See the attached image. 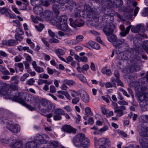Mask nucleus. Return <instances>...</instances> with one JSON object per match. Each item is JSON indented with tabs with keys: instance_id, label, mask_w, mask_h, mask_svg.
I'll use <instances>...</instances> for the list:
<instances>
[{
	"instance_id": "nucleus-22",
	"label": "nucleus",
	"mask_w": 148,
	"mask_h": 148,
	"mask_svg": "<svg viewBox=\"0 0 148 148\" xmlns=\"http://www.w3.org/2000/svg\"><path fill=\"white\" fill-rule=\"evenodd\" d=\"M2 43L7 46H14L17 45L18 43V42L14 40L10 39L3 41L2 42Z\"/></svg>"
},
{
	"instance_id": "nucleus-38",
	"label": "nucleus",
	"mask_w": 148,
	"mask_h": 148,
	"mask_svg": "<svg viewBox=\"0 0 148 148\" xmlns=\"http://www.w3.org/2000/svg\"><path fill=\"white\" fill-rule=\"evenodd\" d=\"M40 102L43 106L45 107L48 105L49 102L45 99L42 98L40 100Z\"/></svg>"
},
{
	"instance_id": "nucleus-36",
	"label": "nucleus",
	"mask_w": 148,
	"mask_h": 148,
	"mask_svg": "<svg viewBox=\"0 0 148 148\" xmlns=\"http://www.w3.org/2000/svg\"><path fill=\"white\" fill-rule=\"evenodd\" d=\"M125 42V40L123 39H117L115 43H114V45L115 46L119 47L121 45H123Z\"/></svg>"
},
{
	"instance_id": "nucleus-30",
	"label": "nucleus",
	"mask_w": 148,
	"mask_h": 148,
	"mask_svg": "<svg viewBox=\"0 0 148 148\" xmlns=\"http://www.w3.org/2000/svg\"><path fill=\"white\" fill-rule=\"evenodd\" d=\"M88 43L93 48L96 49H99L100 48L99 45L97 43L92 41H89Z\"/></svg>"
},
{
	"instance_id": "nucleus-48",
	"label": "nucleus",
	"mask_w": 148,
	"mask_h": 148,
	"mask_svg": "<svg viewBox=\"0 0 148 148\" xmlns=\"http://www.w3.org/2000/svg\"><path fill=\"white\" fill-rule=\"evenodd\" d=\"M22 49L24 51H27V52L31 54L32 55H33V51L30 49L29 47L27 46H25L23 47Z\"/></svg>"
},
{
	"instance_id": "nucleus-47",
	"label": "nucleus",
	"mask_w": 148,
	"mask_h": 148,
	"mask_svg": "<svg viewBox=\"0 0 148 148\" xmlns=\"http://www.w3.org/2000/svg\"><path fill=\"white\" fill-rule=\"evenodd\" d=\"M29 46L30 48L32 49H34L35 51H39V49H40V47L39 45H38L37 46L36 48L34 49L35 47V44L34 42L32 43Z\"/></svg>"
},
{
	"instance_id": "nucleus-39",
	"label": "nucleus",
	"mask_w": 148,
	"mask_h": 148,
	"mask_svg": "<svg viewBox=\"0 0 148 148\" xmlns=\"http://www.w3.org/2000/svg\"><path fill=\"white\" fill-rule=\"evenodd\" d=\"M77 77L83 83L87 82V80L86 77L82 74H78L76 75Z\"/></svg>"
},
{
	"instance_id": "nucleus-53",
	"label": "nucleus",
	"mask_w": 148,
	"mask_h": 148,
	"mask_svg": "<svg viewBox=\"0 0 148 148\" xmlns=\"http://www.w3.org/2000/svg\"><path fill=\"white\" fill-rule=\"evenodd\" d=\"M34 69L38 73L43 72L44 71L43 68L39 66L36 67Z\"/></svg>"
},
{
	"instance_id": "nucleus-14",
	"label": "nucleus",
	"mask_w": 148,
	"mask_h": 148,
	"mask_svg": "<svg viewBox=\"0 0 148 148\" xmlns=\"http://www.w3.org/2000/svg\"><path fill=\"white\" fill-rule=\"evenodd\" d=\"M117 0H103L102 1V5L106 7V8L109 9L115 7Z\"/></svg>"
},
{
	"instance_id": "nucleus-29",
	"label": "nucleus",
	"mask_w": 148,
	"mask_h": 148,
	"mask_svg": "<svg viewBox=\"0 0 148 148\" xmlns=\"http://www.w3.org/2000/svg\"><path fill=\"white\" fill-rule=\"evenodd\" d=\"M0 94L3 95H10L7 88L4 86L0 90Z\"/></svg>"
},
{
	"instance_id": "nucleus-6",
	"label": "nucleus",
	"mask_w": 148,
	"mask_h": 148,
	"mask_svg": "<svg viewBox=\"0 0 148 148\" xmlns=\"http://www.w3.org/2000/svg\"><path fill=\"white\" fill-rule=\"evenodd\" d=\"M100 6L103 7V10L102 11H105L104 14L102 16V21L101 23V25L107 24L108 23H112L114 21L113 16L115 12L113 10H108L105 7Z\"/></svg>"
},
{
	"instance_id": "nucleus-27",
	"label": "nucleus",
	"mask_w": 148,
	"mask_h": 148,
	"mask_svg": "<svg viewBox=\"0 0 148 148\" xmlns=\"http://www.w3.org/2000/svg\"><path fill=\"white\" fill-rule=\"evenodd\" d=\"M10 10L5 8H3L0 9V12L2 14H5V15L7 17H8L9 15V13L10 12Z\"/></svg>"
},
{
	"instance_id": "nucleus-11",
	"label": "nucleus",
	"mask_w": 148,
	"mask_h": 148,
	"mask_svg": "<svg viewBox=\"0 0 148 148\" xmlns=\"http://www.w3.org/2000/svg\"><path fill=\"white\" fill-rule=\"evenodd\" d=\"M67 16L65 15H63L60 16H57L53 18L51 20V23L52 25H56L57 24V23L60 24L67 23Z\"/></svg>"
},
{
	"instance_id": "nucleus-8",
	"label": "nucleus",
	"mask_w": 148,
	"mask_h": 148,
	"mask_svg": "<svg viewBox=\"0 0 148 148\" xmlns=\"http://www.w3.org/2000/svg\"><path fill=\"white\" fill-rule=\"evenodd\" d=\"M112 105L114 108V112L116 113V117H120L124 115L123 111L126 109L125 106L123 105L118 106L117 104L114 102H112Z\"/></svg>"
},
{
	"instance_id": "nucleus-44",
	"label": "nucleus",
	"mask_w": 148,
	"mask_h": 148,
	"mask_svg": "<svg viewBox=\"0 0 148 148\" xmlns=\"http://www.w3.org/2000/svg\"><path fill=\"white\" fill-rule=\"evenodd\" d=\"M43 14L44 16V17L48 18L52 14V12L50 11L46 10L44 12Z\"/></svg>"
},
{
	"instance_id": "nucleus-54",
	"label": "nucleus",
	"mask_w": 148,
	"mask_h": 148,
	"mask_svg": "<svg viewBox=\"0 0 148 148\" xmlns=\"http://www.w3.org/2000/svg\"><path fill=\"white\" fill-rule=\"evenodd\" d=\"M85 112L87 114L91 116L92 115V112L90 108L89 107H87L85 108Z\"/></svg>"
},
{
	"instance_id": "nucleus-4",
	"label": "nucleus",
	"mask_w": 148,
	"mask_h": 148,
	"mask_svg": "<svg viewBox=\"0 0 148 148\" xmlns=\"http://www.w3.org/2000/svg\"><path fill=\"white\" fill-rule=\"evenodd\" d=\"M7 114L5 110L3 111L2 115L0 117V122L1 124H5L6 127L12 133L17 134L20 130V126L16 124H12L8 120Z\"/></svg>"
},
{
	"instance_id": "nucleus-7",
	"label": "nucleus",
	"mask_w": 148,
	"mask_h": 148,
	"mask_svg": "<svg viewBox=\"0 0 148 148\" xmlns=\"http://www.w3.org/2000/svg\"><path fill=\"white\" fill-rule=\"evenodd\" d=\"M28 94L24 92H18L15 94L12 99L14 101L23 105H24L25 103V101L26 100V97L27 98Z\"/></svg>"
},
{
	"instance_id": "nucleus-28",
	"label": "nucleus",
	"mask_w": 148,
	"mask_h": 148,
	"mask_svg": "<svg viewBox=\"0 0 148 148\" xmlns=\"http://www.w3.org/2000/svg\"><path fill=\"white\" fill-rule=\"evenodd\" d=\"M62 82L68 85L74 86L76 84V83L74 80L71 79H64L62 81Z\"/></svg>"
},
{
	"instance_id": "nucleus-62",
	"label": "nucleus",
	"mask_w": 148,
	"mask_h": 148,
	"mask_svg": "<svg viewBox=\"0 0 148 148\" xmlns=\"http://www.w3.org/2000/svg\"><path fill=\"white\" fill-rule=\"evenodd\" d=\"M39 77L40 78L44 79H48L49 78V76L46 74H42L39 75Z\"/></svg>"
},
{
	"instance_id": "nucleus-12",
	"label": "nucleus",
	"mask_w": 148,
	"mask_h": 148,
	"mask_svg": "<svg viewBox=\"0 0 148 148\" xmlns=\"http://www.w3.org/2000/svg\"><path fill=\"white\" fill-rule=\"evenodd\" d=\"M26 101L30 102L34 107L40 108V99L38 97H34L30 94H28Z\"/></svg>"
},
{
	"instance_id": "nucleus-20",
	"label": "nucleus",
	"mask_w": 148,
	"mask_h": 148,
	"mask_svg": "<svg viewBox=\"0 0 148 148\" xmlns=\"http://www.w3.org/2000/svg\"><path fill=\"white\" fill-rule=\"evenodd\" d=\"M85 24V22L84 20L80 18H78L76 19L74 22V24L73 27L74 28H76L77 27H80L83 26Z\"/></svg>"
},
{
	"instance_id": "nucleus-45",
	"label": "nucleus",
	"mask_w": 148,
	"mask_h": 148,
	"mask_svg": "<svg viewBox=\"0 0 148 148\" xmlns=\"http://www.w3.org/2000/svg\"><path fill=\"white\" fill-rule=\"evenodd\" d=\"M65 42L66 44L69 45H76L75 40L73 39L66 40L65 41Z\"/></svg>"
},
{
	"instance_id": "nucleus-56",
	"label": "nucleus",
	"mask_w": 148,
	"mask_h": 148,
	"mask_svg": "<svg viewBox=\"0 0 148 148\" xmlns=\"http://www.w3.org/2000/svg\"><path fill=\"white\" fill-rule=\"evenodd\" d=\"M48 104V105L45 107L46 108V110L47 112H49L52 110L53 106L50 102Z\"/></svg>"
},
{
	"instance_id": "nucleus-34",
	"label": "nucleus",
	"mask_w": 148,
	"mask_h": 148,
	"mask_svg": "<svg viewBox=\"0 0 148 148\" xmlns=\"http://www.w3.org/2000/svg\"><path fill=\"white\" fill-rule=\"evenodd\" d=\"M84 37L83 36L81 35H77L75 37V39L74 40L76 45L83 40Z\"/></svg>"
},
{
	"instance_id": "nucleus-64",
	"label": "nucleus",
	"mask_w": 148,
	"mask_h": 148,
	"mask_svg": "<svg viewBox=\"0 0 148 148\" xmlns=\"http://www.w3.org/2000/svg\"><path fill=\"white\" fill-rule=\"evenodd\" d=\"M108 126L106 125L104 127L101 128L99 131L101 133L103 132H104L106 131L108 129Z\"/></svg>"
},
{
	"instance_id": "nucleus-58",
	"label": "nucleus",
	"mask_w": 148,
	"mask_h": 148,
	"mask_svg": "<svg viewBox=\"0 0 148 148\" xmlns=\"http://www.w3.org/2000/svg\"><path fill=\"white\" fill-rule=\"evenodd\" d=\"M79 101V98L78 97H76L72 100V103L73 104H77Z\"/></svg>"
},
{
	"instance_id": "nucleus-10",
	"label": "nucleus",
	"mask_w": 148,
	"mask_h": 148,
	"mask_svg": "<svg viewBox=\"0 0 148 148\" xmlns=\"http://www.w3.org/2000/svg\"><path fill=\"white\" fill-rule=\"evenodd\" d=\"M94 141L95 146L96 148H97L99 145H101L110 147L111 144V143L109 139L106 138H101L98 140H97L96 138H95Z\"/></svg>"
},
{
	"instance_id": "nucleus-31",
	"label": "nucleus",
	"mask_w": 148,
	"mask_h": 148,
	"mask_svg": "<svg viewBox=\"0 0 148 148\" xmlns=\"http://www.w3.org/2000/svg\"><path fill=\"white\" fill-rule=\"evenodd\" d=\"M111 36H108V40L110 42H112L114 45V43H115L117 39L116 36L114 34L111 35Z\"/></svg>"
},
{
	"instance_id": "nucleus-40",
	"label": "nucleus",
	"mask_w": 148,
	"mask_h": 148,
	"mask_svg": "<svg viewBox=\"0 0 148 148\" xmlns=\"http://www.w3.org/2000/svg\"><path fill=\"white\" fill-rule=\"evenodd\" d=\"M139 25H137L136 26H132V27L131 31L133 33H138L139 32Z\"/></svg>"
},
{
	"instance_id": "nucleus-46",
	"label": "nucleus",
	"mask_w": 148,
	"mask_h": 148,
	"mask_svg": "<svg viewBox=\"0 0 148 148\" xmlns=\"http://www.w3.org/2000/svg\"><path fill=\"white\" fill-rule=\"evenodd\" d=\"M65 35L68 36H71L72 35L73 31L69 27L66 30H64Z\"/></svg>"
},
{
	"instance_id": "nucleus-17",
	"label": "nucleus",
	"mask_w": 148,
	"mask_h": 148,
	"mask_svg": "<svg viewBox=\"0 0 148 148\" xmlns=\"http://www.w3.org/2000/svg\"><path fill=\"white\" fill-rule=\"evenodd\" d=\"M132 26V25H129L126 28L125 30L124 25L123 24L121 25L120 28L122 31L120 33L121 36L122 37H125L127 34H128Z\"/></svg>"
},
{
	"instance_id": "nucleus-59",
	"label": "nucleus",
	"mask_w": 148,
	"mask_h": 148,
	"mask_svg": "<svg viewBox=\"0 0 148 148\" xmlns=\"http://www.w3.org/2000/svg\"><path fill=\"white\" fill-rule=\"evenodd\" d=\"M29 76V75L27 73L24 74L20 78V80L22 82H24L25 79Z\"/></svg>"
},
{
	"instance_id": "nucleus-52",
	"label": "nucleus",
	"mask_w": 148,
	"mask_h": 148,
	"mask_svg": "<svg viewBox=\"0 0 148 148\" xmlns=\"http://www.w3.org/2000/svg\"><path fill=\"white\" fill-rule=\"evenodd\" d=\"M125 19H129L131 18L132 17V14L130 12H126L124 14Z\"/></svg>"
},
{
	"instance_id": "nucleus-19",
	"label": "nucleus",
	"mask_w": 148,
	"mask_h": 148,
	"mask_svg": "<svg viewBox=\"0 0 148 148\" xmlns=\"http://www.w3.org/2000/svg\"><path fill=\"white\" fill-rule=\"evenodd\" d=\"M131 53L128 51H125L123 52L122 55L117 56L116 59L119 60H129L130 58Z\"/></svg>"
},
{
	"instance_id": "nucleus-9",
	"label": "nucleus",
	"mask_w": 148,
	"mask_h": 148,
	"mask_svg": "<svg viewBox=\"0 0 148 148\" xmlns=\"http://www.w3.org/2000/svg\"><path fill=\"white\" fill-rule=\"evenodd\" d=\"M34 140L38 141L37 142H36L38 148H39V146L41 144L47 143V140L45 139H48L49 137L47 134L41 135L38 134L34 136Z\"/></svg>"
},
{
	"instance_id": "nucleus-60",
	"label": "nucleus",
	"mask_w": 148,
	"mask_h": 148,
	"mask_svg": "<svg viewBox=\"0 0 148 148\" xmlns=\"http://www.w3.org/2000/svg\"><path fill=\"white\" fill-rule=\"evenodd\" d=\"M50 92L52 93H55L56 91V89L53 85H51L49 88Z\"/></svg>"
},
{
	"instance_id": "nucleus-42",
	"label": "nucleus",
	"mask_w": 148,
	"mask_h": 148,
	"mask_svg": "<svg viewBox=\"0 0 148 148\" xmlns=\"http://www.w3.org/2000/svg\"><path fill=\"white\" fill-rule=\"evenodd\" d=\"M57 93L58 95L57 96L58 97L62 99H64V95L65 91L62 90H60L57 92Z\"/></svg>"
},
{
	"instance_id": "nucleus-1",
	"label": "nucleus",
	"mask_w": 148,
	"mask_h": 148,
	"mask_svg": "<svg viewBox=\"0 0 148 148\" xmlns=\"http://www.w3.org/2000/svg\"><path fill=\"white\" fill-rule=\"evenodd\" d=\"M139 85L135 87L136 96L141 108L143 110H148V93L146 92L147 88L143 86L142 84H148V71L146 74L145 77H142L139 81Z\"/></svg>"
},
{
	"instance_id": "nucleus-37",
	"label": "nucleus",
	"mask_w": 148,
	"mask_h": 148,
	"mask_svg": "<svg viewBox=\"0 0 148 148\" xmlns=\"http://www.w3.org/2000/svg\"><path fill=\"white\" fill-rule=\"evenodd\" d=\"M55 52L58 56H59L64 55L65 52L63 50L59 49L55 50Z\"/></svg>"
},
{
	"instance_id": "nucleus-24",
	"label": "nucleus",
	"mask_w": 148,
	"mask_h": 148,
	"mask_svg": "<svg viewBox=\"0 0 148 148\" xmlns=\"http://www.w3.org/2000/svg\"><path fill=\"white\" fill-rule=\"evenodd\" d=\"M24 148H37L38 147L35 141H30L26 143L24 145Z\"/></svg>"
},
{
	"instance_id": "nucleus-5",
	"label": "nucleus",
	"mask_w": 148,
	"mask_h": 148,
	"mask_svg": "<svg viewBox=\"0 0 148 148\" xmlns=\"http://www.w3.org/2000/svg\"><path fill=\"white\" fill-rule=\"evenodd\" d=\"M70 6L69 9L71 12L74 14L73 17L75 18L79 17L81 15L85 14L86 11L84 9H82V6L77 3L75 1L72 0H69L68 3Z\"/></svg>"
},
{
	"instance_id": "nucleus-13",
	"label": "nucleus",
	"mask_w": 148,
	"mask_h": 148,
	"mask_svg": "<svg viewBox=\"0 0 148 148\" xmlns=\"http://www.w3.org/2000/svg\"><path fill=\"white\" fill-rule=\"evenodd\" d=\"M111 24L108 23L107 24H104L101 25L102 27H103V32L107 36L111 35L113 33L114 30L112 28Z\"/></svg>"
},
{
	"instance_id": "nucleus-21",
	"label": "nucleus",
	"mask_w": 148,
	"mask_h": 148,
	"mask_svg": "<svg viewBox=\"0 0 148 148\" xmlns=\"http://www.w3.org/2000/svg\"><path fill=\"white\" fill-rule=\"evenodd\" d=\"M139 132L141 136L143 137H148V127L145 126H141Z\"/></svg>"
},
{
	"instance_id": "nucleus-41",
	"label": "nucleus",
	"mask_w": 148,
	"mask_h": 148,
	"mask_svg": "<svg viewBox=\"0 0 148 148\" xmlns=\"http://www.w3.org/2000/svg\"><path fill=\"white\" fill-rule=\"evenodd\" d=\"M49 144L51 145L56 147H59L60 145V143L58 141L54 140L51 141Z\"/></svg>"
},
{
	"instance_id": "nucleus-61",
	"label": "nucleus",
	"mask_w": 148,
	"mask_h": 148,
	"mask_svg": "<svg viewBox=\"0 0 148 148\" xmlns=\"http://www.w3.org/2000/svg\"><path fill=\"white\" fill-rule=\"evenodd\" d=\"M120 50L121 49L120 48H116L115 50V53H116L118 55L117 56L119 55L121 56L123 53V52L121 51Z\"/></svg>"
},
{
	"instance_id": "nucleus-50",
	"label": "nucleus",
	"mask_w": 148,
	"mask_h": 148,
	"mask_svg": "<svg viewBox=\"0 0 148 148\" xmlns=\"http://www.w3.org/2000/svg\"><path fill=\"white\" fill-rule=\"evenodd\" d=\"M12 139H6L5 138H2L1 140V141L2 143H5L8 144L10 145L11 144V143H12Z\"/></svg>"
},
{
	"instance_id": "nucleus-25",
	"label": "nucleus",
	"mask_w": 148,
	"mask_h": 148,
	"mask_svg": "<svg viewBox=\"0 0 148 148\" xmlns=\"http://www.w3.org/2000/svg\"><path fill=\"white\" fill-rule=\"evenodd\" d=\"M59 29L64 31L68 28L67 23H64L59 24V23H57V25H55Z\"/></svg>"
},
{
	"instance_id": "nucleus-32",
	"label": "nucleus",
	"mask_w": 148,
	"mask_h": 148,
	"mask_svg": "<svg viewBox=\"0 0 148 148\" xmlns=\"http://www.w3.org/2000/svg\"><path fill=\"white\" fill-rule=\"evenodd\" d=\"M0 71L4 75H9L10 74L9 71L6 69V68L1 65H0Z\"/></svg>"
},
{
	"instance_id": "nucleus-57",
	"label": "nucleus",
	"mask_w": 148,
	"mask_h": 148,
	"mask_svg": "<svg viewBox=\"0 0 148 148\" xmlns=\"http://www.w3.org/2000/svg\"><path fill=\"white\" fill-rule=\"evenodd\" d=\"M116 3L117 5H115V7L116 8L119 7L122 5L123 4V2L122 0H117Z\"/></svg>"
},
{
	"instance_id": "nucleus-18",
	"label": "nucleus",
	"mask_w": 148,
	"mask_h": 148,
	"mask_svg": "<svg viewBox=\"0 0 148 148\" xmlns=\"http://www.w3.org/2000/svg\"><path fill=\"white\" fill-rule=\"evenodd\" d=\"M62 131L69 133L75 134L77 130L69 125H63L62 128Z\"/></svg>"
},
{
	"instance_id": "nucleus-49",
	"label": "nucleus",
	"mask_w": 148,
	"mask_h": 148,
	"mask_svg": "<svg viewBox=\"0 0 148 148\" xmlns=\"http://www.w3.org/2000/svg\"><path fill=\"white\" fill-rule=\"evenodd\" d=\"M25 105L26 107H27L29 110L31 111H33L34 110H36V108H38V107H35L34 106H32L31 105H29L27 104L26 103H25V104L24 105Z\"/></svg>"
},
{
	"instance_id": "nucleus-26",
	"label": "nucleus",
	"mask_w": 148,
	"mask_h": 148,
	"mask_svg": "<svg viewBox=\"0 0 148 148\" xmlns=\"http://www.w3.org/2000/svg\"><path fill=\"white\" fill-rule=\"evenodd\" d=\"M35 13L37 14H40L43 11L42 8L40 6H37L34 8V9Z\"/></svg>"
},
{
	"instance_id": "nucleus-33",
	"label": "nucleus",
	"mask_w": 148,
	"mask_h": 148,
	"mask_svg": "<svg viewBox=\"0 0 148 148\" xmlns=\"http://www.w3.org/2000/svg\"><path fill=\"white\" fill-rule=\"evenodd\" d=\"M59 8L60 5L58 4H54L52 5V9L53 11L57 14H59L60 13Z\"/></svg>"
},
{
	"instance_id": "nucleus-3",
	"label": "nucleus",
	"mask_w": 148,
	"mask_h": 148,
	"mask_svg": "<svg viewBox=\"0 0 148 148\" xmlns=\"http://www.w3.org/2000/svg\"><path fill=\"white\" fill-rule=\"evenodd\" d=\"M74 145L76 147L88 148L90 145V140L84 133L77 134L71 140Z\"/></svg>"
},
{
	"instance_id": "nucleus-51",
	"label": "nucleus",
	"mask_w": 148,
	"mask_h": 148,
	"mask_svg": "<svg viewBox=\"0 0 148 148\" xmlns=\"http://www.w3.org/2000/svg\"><path fill=\"white\" fill-rule=\"evenodd\" d=\"M36 29L39 32L41 31L44 27V25L43 24H40L38 26H35Z\"/></svg>"
},
{
	"instance_id": "nucleus-43",
	"label": "nucleus",
	"mask_w": 148,
	"mask_h": 148,
	"mask_svg": "<svg viewBox=\"0 0 148 148\" xmlns=\"http://www.w3.org/2000/svg\"><path fill=\"white\" fill-rule=\"evenodd\" d=\"M56 2L62 6H64L65 4L68 3L69 0H56Z\"/></svg>"
},
{
	"instance_id": "nucleus-35",
	"label": "nucleus",
	"mask_w": 148,
	"mask_h": 148,
	"mask_svg": "<svg viewBox=\"0 0 148 148\" xmlns=\"http://www.w3.org/2000/svg\"><path fill=\"white\" fill-rule=\"evenodd\" d=\"M130 72H133L139 70L140 69V67L138 65H132L130 67Z\"/></svg>"
},
{
	"instance_id": "nucleus-23",
	"label": "nucleus",
	"mask_w": 148,
	"mask_h": 148,
	"mask_svg": "<svg viewBox=\"0 0 148 148\" xmlns=\"http://www.w3.org/2000/svg\"><path fill=\"white\" fill-rule=\"evenodd\" d=\"M12 143H11L10 147L12 148H22L23 146L22 143L20 141L16 142L15 140L12 139Z\"/></svg>"
},
{
	"instance_id": "nucleus-55",
	"label": "nucleus",
	"mask_w": 148,
	"mask_h": 148,
	"mask_svg": "<svg viewBox=\"0 0 148 148\" xmlns=\"http://www.w3.org/2000/svg\"><path fill=\"white\" fill-rule=\"evenodd\" d=\"M116 79L114 77H112L110 80V83L113 87L116 88Z\"/></svg>"
},
{
	"instance_id": "nucleus-63",
	"label": "nucleus",
	"mask_w": 148,
	"mask_h": 148,
	"mask_svg": "<svg viewBox=\"0 0 148 148\" xmlns=\"http://www.w3.org/2000/svg\"><path fill=\"white\" fill-rule=\"evenodd\" d=\"M21 35L16 34L15 36V37L16 40H19V41H21L23 40V37L21 36Z\"/></svg>"
},
{
	"instance_id": "nucleus-15",
	"label": "nucleus",
	"mask_w": 148,
	"mask_h": 148,
	"mask_svg": "<svg viewBox=\"0 0 148 148\" xmlns=\"http://www.w3.org/2000/svg\"><path fill=\"white\" fill-rule=\"evenodd\" d=\"M79 94L81 99L85 103L88 102L90 101L89 97L87 92L83 90H79L78 91Z\"/></svg>"
},
{
	"instance_id": "nucleus-2",
	"label": "nucleus",
	"mask_w": 148,
	"mask_h": 148,
	"mask_svg": "<svg viewBox=\"0 0 148 148\" xmlns=\"http://www.w3.org/2000/svg\"><path fill=\"white\" fill-rule=\"evenodd\" d=\"M93 3L94 6L91 8L89 5L85 4L84 5V10L86 11L85 14L87 15L88 18H91V23L93 26H98L99 24V21L100 17V13L103 10V7L100 6L98 0H91ZM92 5H93L92 4Z\"/></svg>"
},
{
	"instance_id": "nucleus-16",
	"label": "nucleus",
	"mask_w": 148,
	"mask_h": 148,
	"mask_svg": "<svg viewBox=\"0 0 148 148\" xmlns=\"http://www.w3.org/2000/svg\"><path fill=\"white\" fill-rule=\"evenodd\" d=\"M53 112V119L55 121H58L62 119L61 116L63 114L62 113V109L60 108L55 109L54 110Z\"/></svg>"
}]
</instances>
